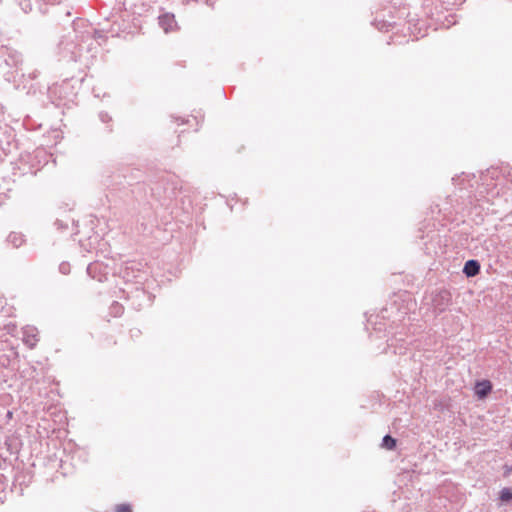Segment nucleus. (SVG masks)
Here are the masks:
<instances>
[{"mask_svg":"<svg viewBox=\"0 0 512 512\" xmlns=\"http://www.w3.org/2000/svg\"><path fill=\"white\" fill-rule=\"evenodd\" d=\"M452 300L450 292L447 290H442L438 292V294L435 296L433 303L436 308L439 310H444L448 305H450Z\"/></svg>","mask_w":512,"mask_h":512,"instance_id":"nucleus-1","label":"nucleus"},{"mask_svg":"<svg viewBox=\"0 0 512 512\" xmlns=\"http://www.w3.org/2000/svg\"><path fill=\"white\" fill-rule=\"evenodd\" d=\"M174 23L175 20L173 15L164 14L159 17V24L164 29L165 32L171 30Z\"/></svg>","mask_w":512,"mask_h":512,"instance_id":"nucleus-5","label":"nucleus"},{"mask_svg":"<svg viewBox=\"0 0 512 512\" xmlns=\"http://www.w3.org/2000/svg\"><path fill=\"white\" fill-rule=\"evenodd\" d=\"M46 4H50V5H56V4H60L62 2V0H43Z\"/></svg>","mask_w":512,"mask_h":512,"instance_id":"nucleus-12","label":"nucleus"},{"mask_svg":"<svg viewBox=\"0 0 512 512\" xmlns=\"http://www.w3.org/2000/svg\"><path fill=\"white\" fill-rule=\"evenodd\" d=\"M480 265L475 260H469L465 263L463 272L468 276L472 277L479 273Z\"/></svg>","mask_w":512,"mask_h":512,"instance_id":"nucleus-4","label":"nucleus"},{"mask_svg":"<svg viewBox=\"0 0 512 512\" xmlns=\"http://www.w3.org/2000/svg\"><path fill=\"white\" fill-rule=\"evenodd\" d=\"M500 499L504 502L512 500V490L510 488H503L500 492Z\"/></svg>","mask_w":512,"mask_h":512,"instance_id":"nucleus-7","label":"nucleus"},{"mask_svg":"<svg viewBox=\"0 0 512 512\" xmlns=\"http://www.w3.org/2000/svg\"><path fill=\"white\" fill-rule=\"evenodd\" d=\"M13 417V413L11 411H8L7 418L11 419Z\"/></svg>","mask_w":512,"mask_h":512,"instance_id":"nucleus-14","label":"nucleus"},{"mask_svg":"<svg viewBox=\"0 0 512 512\" xmlns=\"http://www.w3.org/2000/svg\"><path fill=\"white\" fill-rule=\"evenodd\" d=\"M23 340L30 348H33L37 342L36 336L34 334L26 335Z\"/></svg>","mask_w":512,"mask_h":512,"instance_id":"nucleus-8","label":"nucleus"},{"mask_svg":"<svg viewBox=\"0 0 512 512\" xmlns=\"http://www.w3.org/2000/svg\"><path fill=\"white\" fill-rule=\"evenodd\" d=\"M468 215L480 216V213L478 212V206H474L473 208H470L467 212Z\"/></svg>","mask_w":512,"mask_h":512,"instance_id":"nucleus-11","label":"nucleus"},{"mask_svg":"<svg viewBox=\"0 0 512 512\" xmlns=\"http://www.w3.org/2000/svg\"><path fill=\"white\" fill-rule=\"evenodd\" d=\"M114 512H132V507L130 504H119L115 507Z\"/></svg>","mask_w":512,"mask_h":512,"instance_id":"nucleus-9","label":"nucleus"},{"mask_svg":"<svg viewBox=\"0 0 512 512\" xmlns=\"http://www.w3.org/2000/svg\"><path fill=\"white\" fill-rule=\"evenodd\" d=\"M99 118L103 123H108L112 120L111 116L107 112H100Z\"/></svg>","mask_w":512,"mask_h":512,"instance_id":"nucleus-10","label":"nucleus"},{"mask_svg":"<svg viewBox=\"0 0 512 512\" xmlns=\"http://www.w3.org/2000/svg\"><path fill=\"white\" fill-rule=\"evenodd\" d=\"M470 220H471V221H473V222H475V224H478L477 219H475V218H471Z\"/></svg>","mask_w":512,"mask_h":512,"instance_id":"nucleus-15","label":"nucleus"},{"mask_svg":"<svg viewBox=\"0 0 512 512\" xmlns=\"http://www.w3.org/2000/svg\"><path fill=\"white\" fill-rule=\"evenodd\" d=\"M492 390V384L488 380L477 382L475 385V394L480 398H485Z\"/></svg>","mask_w":512,"mask_h":512,"instance_id":"nucleus-3","label":"nucleus"},{"mask_svg":"<svg viewBox=\"0 0 512 512\" xmlns=\"http://www.w3.org/2000/svg\"><path fill=\"white\" fill-rule=\"evenodd\" d=\"M383 446L389 450H392L396 447V440L390 435H386L383 438Z\"/></svg>","mask_w":512,"mask_h":512,"instance_id":"nucleus-6","label":"nucleus"},{"mask_svg":"<svg viewBox=\"0 0 512 512\" xmlns=\"http://www.w3.org/2000/svg\"><path fill=\"white\" fill-rule=\"evenodd\" d=\"M22 60V55L18 51L6 49L4 61L7 66L18 67V65L22 63Z\"/></svg>","mask_w":512,"mask_h":512,"instance_id":"nucleus-2","label":"nucleus"},{"mask_svg":"<svg viewBox=\"0 0 512 512\" xmlns=\"http://www.w3.org/2000/svg\"><path fill=\"white\" fill-rule=\"evenodd\" d=\"M505 473L507 475L511 474L512 473V467L507 468Z\"/></svg>","mask_w":512,"mask_h":512,"instance_id":"nucleus-13","label":"nucleus"}]
</instances>
